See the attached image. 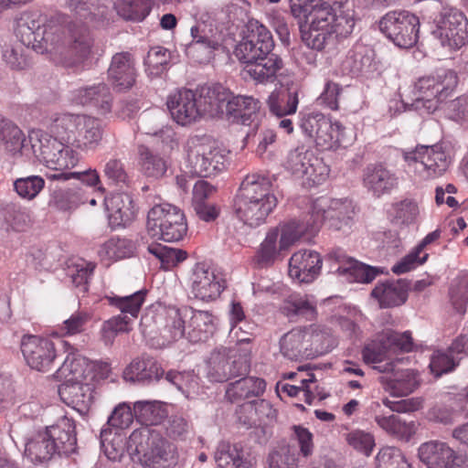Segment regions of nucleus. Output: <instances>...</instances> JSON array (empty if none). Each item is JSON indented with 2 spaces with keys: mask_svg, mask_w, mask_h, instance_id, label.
<instances>
[{
  "mask_svg": "<svg viewBox=\"0 0 468 468\" xmlns=\"http://www.w3.org/2000/svg\"><path fill=\"white\" fill-rule=\"evenodd\" d=\"M39 11H25L15 21V34L27 48L59 57L68 66L89 58L93 38L86 25L72 22L67 27L50 21Z\"/></svg>",
  "mask_w": 468,
  "mask_h": 468,
  "instance_id": "obj_1",
  "label": "nucleus"
},
{
  "mask_svg": "<svg viewBox=\"0 0 468 468\" xmlns=\"http://www.w3.org/2000/svg\"><path fill=\"white\" fill-rule=\"evenodd\" d=\"M355 206L347 198L319 197L311 205V210L300 223H292L285 228L282 246L286 248L297 237L318 232L323 224L329 229L346 232L354 224Z\"/></svg>",
  "mask_w": 468,
  "mask_h": 468,
  "instance_id": "obj_2",
  "label": "nucleus"
},
{
  "mask_svg": "<svg viewBox=\"0 0 468 468\" xmlns=\"http://www.w3.org/2000/svg\"><path fill=\"white\" fill-rule=\"evenodd\" d=\"M278 203L271 178L250 174L242 180L234 199V213L244 224L257 228L266 221Z\"/></svg>",
  "mask_w": 468,
  "mask_h": 468,
  "instance_id": "obj_3",
  "label": "nucleus"
},
{
  "mask_svg": "<svg viewBox=\"0 0 468 468\" xmlns=\"http://www.w3.org/2000/svg\"><path fill=\"white\" fill-rule=\"evenodd\" d=\"M135 445L138 460L154 468H166L176 463L177 449L175 444L163 438L157 431L133 432L129 438L128 450Z\"/></svg>",
  "mask_w": 468,
  "mask_h": 468,
  "instance_id": "obj_4",
  "label": "nucleus"
},
{
  "mask_svg": "<svg viewBox=\"0 0 468 468\" xmlns=\"http://www.w3.org/2000/svg\"><path fill=\"white\" fill-rule=\"evenodd\" d=\"M458 84V77L452 69H438L434 74L420 78L414 84V106L428 113L435 112L439 102L448 97Z\"/></svg>",
  "mask_w": 468,
  "mask_h": 468,
  "instance_id": "obj_5",
  "label": "nucleus"
},
{
  "mask_svg": "<svg viewBox=\"0 0 468 468\" xmlns=\"http://www.w3.org/2000/svg\"><path fill=\"white\" fill-rule=\"evenodd\" d=\"M188 173L210 176L224 167V154L218 143L209 135L190 137L186 145Z\"/></svg>",
  "mask_w": 468,
  "mask_h": 468,
  "instance_id": "obj_6",
  "label": "nucleus"
},
{
  "mask_svg": "<svg viewBox=\"0 0 468 468\" xmlns=\"http://www.w3.org/2000/svg\"><path fill=\"white\" fill-rule=\"evenodd\" d=\"M27 139L34 155L50 169L62 171L74 167L78 163V156L69 144L56 135L31 130Z\"/></svg>",
  "mask_w": 468,
  "mask_h": 468,
  "instance_id": "obj_7",
  "label": "nucleus"
},
{
  "mask_svg": "<svg viewBox=\"0 0 468 468\" xmlns=\"http://www.w3.org/2000/svg\"><path fill=\"white\" fill-rule=\"evenodd\" d=\"M146 229L152 238L176 242L186 235L187 223L179 207L162 203L154 205L148 211Z\"/></svg>",
  "mask_w": 468,
  "mask_h": 468,
  "instance_id": "obj_8",
  "label": "nucleus"
},
{
  "mask_svg": "<svg viewBox=\"0 0 468 468\" xmlns=\"http://www.w3.org/2000/svg\"><path fill=\"white\" fill-rule=\"evenodd\" d=\"M144 298L145 292L143 291L126 296L112 295L106 297L109 304L118 309L121 314L102 324L101 339L105 346H112L118 334L127 333L131 330L130 324L133 320L137 318Z\"/></svg>",
  "mask_w": 468,
  "mask_h": 468,
  "instance_id": "obj_9",
  "label": "nucleus"
},
{
  "mask_svg": "<svg viewBox=\"0 0 468 468\" xmlns=\"http://www.w3.org/2000/svg\"><path fill=\"white\" fill-rule=\"evenodd\" d=\"M378 28L400 48L413 47L419 38V17L406 10L389 11L378 21Z\"/></svg>",
  "mask_w": 468,
  "mask_h": 468,
  "instance_id": "obj_10",
  "label": "nucleus"
},
{
  "mask_svg": "<svg viewBox=\"0 0 468 468\" xmlns=\"http://www.w3.org/2000/svg\"><path fill=\"white\" fill-rule=\"evenodd\" d=\"M273 48L274 41L271 31L259 21L250 20L233 53L240 63L248 66L268 55Z\"/></svg>",
  "mask_w": 468,
  "mask_h": 468,
  "instance_id": "obj_11",
  "label": "nucleus"
},
{
  "mask_svg": "<svg viewBox=\"0 0 468 468\" xmlns=\"http://www.w3.org/2000/svg\"><path fill=\"white\" fill-rule=\"evenodd\" d=\"M408 166L423 179L441 176L448 169L450 159L440 144L418 145L403 152Z\"/></svg>",
  "mask_w": 468,
  "mask_h": 468,
  "instance_id": "obj_12",
  "label": "nucleus"
},
{
  "mask_svg": "<svg viewBox=\"0 0 468 468\" xmlns=\"http://www.w3.org/2000/svg\"><path fill=\"white\" fill-rule=\"evenodd\" d=\"M434 37L443 47L458 49L468 43V18L455 7H443L435 19Z\"/></svg>",
  "mask_w": 468,
  "mask_h": 468,
  "instance_id": "obj_13",
  "label": "nucleus"
},
{
  "mask_svg": "<svg viewBox=\"0 0 468 468\" xmlns=\"http://www.w3.org/2000/svg\"><path fill=\"white\" fill-rule=\"evenodd\" d=\"M413 346L414 343L410 332H398L392 329H386L378 334L374 340L364 346L362 356L366 362L377 363L398 351L410 352L413 349Z\"/></svg>",
  "mask_w": 468,
  "mask_h": 468,
  "instance_id": "obj_14",
  "label": "nucleus"
},
{
  "mask_svg": "<svg viewBox=\"0 0 468 468\" xmlns=\"http://www.w3.org/2000/svg\"><path fill=\"white\" fill-rule=\"evenodd\" d=\"M346 1H335L332 5L324 2L314 7L316 11V25L322 24L335 39L348 37L355 27L354 12L346 6Z\"/></svg>",
  "mask_w": 468,
  "mask_h": 468,
  "instance_id": "obj_15",
  "label": "nucleus"
},
{
  "mask_svg": "<svg viewBox=\"0 0 468 468\" xmlns=\"http://www.w3.org/2000/svg\"><path fill=\"white\" fill-rule=\"evenodd\" d=\"M285 166L292 174L306 176L317 185L325 181L329 175V168L323 160L304 146L297 147L288 154Z\"/></svg>",
  "mask_w": 468,
  "mask_h": 468,
  "instance_id": "obj_16",
  "label": "nucleus"
},
{
  "mask_svg": "<svg viewBox=\"0 0 468 468\" xmlns=\"http://www.w3.org/2000/svg\"><path fill=\"white\" fill-rule=\"evenodd\" d=\"M418 456L427 468H468V458L441 441L420 444Z\"/></svg>",
  "mask_w": 468,
  "mask_h": 468,
  "instance_id": "obj_17",
  "label": "nucleus"
},
{
  "mask_svg": "<svg viewBox=\"0 0 468 468\" xmlns=\"http://www.w3.org/2000/svg\"><path fill=\"white\" fill-rule=\"evenodd\" d=\"M20 346L23 356L31 368L43 372L51 369L57 352L50 339L27 335L22 337Z\"/></svg>",
  "mask_w": 468,
  "mask_h": 468,
  "instance_id": "obj_18",
  "label": "nucleus"
},
{
  "mask_svg": "<svg viewBox=\"0 0 468 468\" xmlns=\"http://www.w3.org/2000/svg\"><path fill=\"white\" fill-rule=\"evenodd\" d=\"M230 347H216L207 360V377L215 382H224L231 378L248 373L249 364L246 358L231 359Z\"/></svg>",
  "mask_w": 468,
  "mask_h": 468,
  "instance_id": "obj_19",
  "label": "nucleus"
},
{
  "mask_svg": "<svg viewBox=\"0 0 468 468\" xmlns=\"http://www.w3.org/2000/svg\"><path fill=\"white\" fill-rule=\"evenodd\" d=\"M225 288L224 281L205 263H197L189 277L188 290L194 298L209 302L216 300Z\"/></svg>",
  "mask_w": 468,
  "mask_h": 468,
  "instance_id": "obj_20",
  "label": "nucleus"
},
{
  "mask_svg": "<svg viewBox=\"0 0 468 468\" xmlns=\"http://www.w3.org/2000/svg\"><path fill=\"white\" fill-rule=\"evenodd\" d=\"M328 260L331 261L330 271L349 282L369 283L380 273L378 268L359 262L340 250L331 252Z\"/></svg>",
  "mask_w": 468,
  "mask_h": 468,
  "instance_id": "obj_21",
  "label": "nucleus"
},
{
  "mask_svg": "<svg viewBox=\"0 0 468 468\" xmlns=\"http://www.w3.org/2000/svg\"><path fill=\"white\" fill-rule=\"evenodd\" d=\"M172 118L180 125H187L202 117L197 95L191 90L182 89L171 94L166 101Z\"/></svg>",
  "mask_w": 468,
  "mask_h": 468,
  "instance_id": "obj_22",
  "label": "nucleus"
},
{
  "mask_svg": "<svg viewBox=\"0 0 468 468\" xmlns=\"http://www.w3.org/2000/svg\"><path fill=\"white\" fill-rule=\"evenodd\" d=\"M190 34L192 41L186 46V53L200 62L209 58L212 53L222 46L217 30L205 23L193 26Z\"/></svg>",
  "mask_w": 468,
  "mask_h": 468,
  "instance_id": "obj_23",
  "label": "nucleus"
},
{
  "mask_svg": "<svg viewBox=\"0 0 468 468\" xmlns=\"http://www.w3.org/2000/svg\"><path fill=\"white\" fill-rule=\"evenodd\" d=\"M292 223H296L297 225L300 224L297 219H292L281 226L279 247H277V240L280 234L279 229L275 228L268 231L253 258V263L257 268L263 269L271 266L280 254L287 251L297 240L300 239L301 237H297L286 248H283L282 246L285 228Z\"/></svg>",
  "mask_w": 468,
  "mask_h": 468,
  "instance_id": "obj_24",
  "label": "nucleus"
},
{
  "mask_svg": "<svg viewBox=\"0 0 468 468\" xmlns=\"http://www.w3.org/2000/svg\"><path fill=\"white\" fill-rule=\"evenodd\" d=\"M108 78L118 91L132 89L135 85L137 78L133 56L126 51L114 54L108 69Z\"/></svg>",
  "mask_w": 468,
  "mask_h": 468,
  "instance_id": "obj_25",
  "label": "nucleus"
},
{
  "mask_svg": "<svg viewBox=\"0 0 468 468\" xmlns=\"http://www.w3.org/2000/svg\"><path fill=\"white\" fill-rule=\"evenodd\" d=\"M95 381H76L62 383L58 388L61 399L76 410L80 415H86L94 400Z\"/></svg>",
  "mask_w": 468,
  "mask_h": 468,
  "instance_id": "obj_26",
  "label": "nucleus"
},
{
  "mask_svg": "<svg viewBox=\"0 0 468 468\" xmlns=\"http://www.w3.org/2000/svg\"><path fill=\"white\" fill-rule=\"evenodd\" d=\"M323 260L314 250H303L292 254L289 261V275L299 282H312L319 275Z\"/></svg>",
  "mask_w": 468,
  "mask_h": 468,
  "instance_id": "obj_27",
  "label": "nucleus"
},
{
  "mask_svg": "<svg viewBox=\"0 0 468 468\" xmlns=\"http://www.w3.org/2000/svg\"><path fill=\"white\" fill-rule=\"evenodd\" d=\"M214 458L219 468H253L254 465L250 449L241 442H219Z\"/></svg>",
  "mask_w": 468,
  "mask_h": 468,
  "instance_id": "obj_28",
  "label": "nucleus"
},
{
  "mask_svg": "<svg viewBox=\"0 0 468 468\" xmlns=\"http://www.w3.org/2000/svg\"><path fill=\"white\" fill-rule=\"evenodd\" d=\"M95 366L78 353H69L56 371L55 377L63 383L95 381Z\"/></svg>",
  "mask_w": 468,
  "mask_h": 468,
  "instance_id": "obj_29",
  "label": "nucleus"
},
{
  "mask_svg": "<svg viewBox=\"0 0 468 468\" xmlns=\"http://www.w3.org/2000/svg\"><path fill=\"white\" fill-rule=\"evenodd\" d=\"M410 287V282L406 279L386 280L377 283L371 296L381 308H392L406 303Z\"/></svg>",
  "mask_w": 468,
  "mask_h": 468,
  "instance_id": "obj_30",
  "label": "nucleus"
},
{
  "mask_svg": "<svg viewBox=\"0 0 468 468\" xmlns=\"http://www.w3.org/2000/svg\"><path fill=\"white\" fill-rule=\"evenodd\" d=\"M46 428L55 445L58 456H69L77 452L76 426L72 419L63 417Z\"/></svg>",
  "mask_w": 468,
  "mask_h": 468,
  "instance_id": "obj_31",
  "label": "nucleus"
},
{
  "mask_svg": "<svg viewBox=\"0 0 468 468\" xmlns=\"http://www.w3.org/2000/svg\"><path fill=\"white\" fill-rule=\"evenodd\" d=\"M363 181L367 191L377 197L389 194L399 185L396 174L382 165H368L364 171Z\"/></svg>",
  "mask_w": 468,
  "mask_h": 468,
  "instance_id": "obj_32",
  "label": "nucleus"
},
{
  "mask_svg": "<svg viewBox=\"0 0 468 468\" xmlns=\"http://www.w3.org/2000/svg\"><path fill=\"white\" fill-rule=\"evenodd\" d=\"M197 95L202 116L224 115L230 92L221 84L202 86Z\"/></svg>",
  "mask_w": 468,
  "mask_h": 468,
  "instance_id": "obj_33",
  "label": "nucleus"
},
{
  "mask_svg": "<svg viewBox=\"0 0 468 468\" xmlns=\"http://www.w3.org/2000/svg\"><path fill=\"white\" fill-rule=\"evenodd\" d=\"M187 316L186 339L193 343L207 341L215 332V316L208 311L195 310L186 306Z\"/></svg>",
  "mask_w": 468,
  "mask_h": 468,
  "instance_id": "obj_34",
  "label": "nucleus"
},
{
  "mask_svg": "<svg viewBox=\"0 0 468 468\" xmlns=\"http://www.w3.org/2000/svg\"><path fill=\"white\" fill-rule=\"evenodd\" d=\"M260 101L251 96H232L227 101L224 115L233 122L250 124L258 116Z\"/></svg>",
  "mask_w": 468,
  "mask_h": 468,
  "instance_id": "obj_35",
  "label": "nucleus"
},
{
  "mask_svg": "<svg viewBox=\"0 0 468 468\" xmlns=\"http://www.w3.org/2000/svg\"><path fill=\"white\" fill-rule=\"evenodd\" d=\"M109 222L112 228L125 227L136 217L137 208L133 197L127 193H120L106 202Z\"/></svg>",
  "mask_w": 468,
  "mask_h": 468,
  "instance_id": "obj_36",
  "label": "nucleus"
},
{
  "mask_svg": "<svg viewBox=\"0 0 468 468\" xmlns=\"http://www.w3.org/2000/svg\"><path fill=\"white\" fill-rule=\"evenodd\" d=\"M164 375L158 363L150 356H142L133 360L123 371V378L129 382L148 384L157 381Z\"/></svg>",
  "mask_w": 468,
  "mask_h": 468,
  "instance_id": "obj_37",
  "label": "nucleus"
},
{
  "mask_svg": "<svg viewBox=\"0 0 468 468\" xmlns=\"http://www.w3.org/2000/svg\"><path fill=\"white\" fill-rule=\"evenodd\" d=\"M374 50L366 46H356L350 50L342 61L341 69L352 77L365 75L375 70Z\"/></svg>",
  "mask_w": 468,
  "mask_h": 468,
  "instance_id": "obj_38",
  "label": "nucleus"
},
{
  "mask_svg": "<svg viewBox=\"0 0 468 468\" xmlns=\"http://www.w3.org/2000/svg\"><path fill=\"white\" fill-rule=\"evenodd\" d=\"M284 66L282 58L273 53L269 52L268 55L262 56L256 62H251L245 67L246 73L259 83L273 82L278 76V73Z\"/></svg>",
  "mask_w": 468,
  "mask_h": 468,
  "instance_id": "obj_39",
  "label": "nucleus"
},
{
  "mask_svg": "<svg viewBox=\"0 0 468 468\" xmlns=\"http://www.w3.org/2000/svg\"><path fill=\"white\" fill-rule=\"evenodd\" d=\"M25 456L33 463H46L58 455L47 428L32 435L26 443Z\"/></svg>",
  "mask_w": 468,
  "mask_h": 468,
  "instance_id": "obj_40",
  "label": "nucleus"
},
{
  "mask_svg": "<svg viewBox=\"0 0 468 468\" xmlns=\"http://www.w3.org/2000/svg\"><path fill=\"white\" fill-rule=\"evenodd\" d=\"M74 99L80 104L97 108L101 113L109 112L112 108V96L104 83L78 89Z\"/></svg>",
  "mask_w": 468,
  "mask_h": 468,
  "instance_id": "obj_41",
  "label": "nucleus"
},
{
  "mask_svg": "<svg viewBox=\"0 0 468 468\" xmlns=\"http://www.w3.org/2000/svg\"><path fill=\"white\" fill-rule=\"evenodd\" d=\"M86 115L57 113L51 117L49 125L50 131L54 135L63 140L66 144L74 146L77 134L82 125Z\"/></svg>",
  "mask_w": 468,
  "mask_h": 468,
  "instance_id": "obj_42",
  "label": "nucleus"
},
{
  "mask_svg": "<svg viewBox=\"0 0 468 468\" xmlns=\"http://www.w3.org/2000/svg\"><path fill=\"white\" fill-rule=\"evenodd\" d=\"M297 87H286L273 90L267 100L270 112L277 117L293 114L299 103Z\"/></svg>",
  "mask_w": 468,
  "mask_h": 468,
  "instance_id": "obj_43",
  "label": "nucleus"
},
{
  "mask_svg": "<svg viewBox=\"0 0 468 468\" xmlns=\"http://www.w3.org/2000/svg\"><path fill=\"white\" fill-rule=\"evenodd\" d=\"M266 388V382L262 378L255 377L242 378L229 383L226 397L232 403H238L243 399L261 396Z\"/></svg>",
  "mask_w": 468,
  "mask_h": 468,
  "instance_id": "obj_44",
  "label": "nucleus"
},
{
  "mask_svg": "<svg viewBox=\"0 0 468 468\" xmlns=\"http://www.w3.org/2000/svg\"><path fill=\"white\" fill-rule=\"evenodd\" d=\"M306 20L309 24V28L308 30L302 28L301 33L302 39L308 48L322 51L335 45L334 37L331 36L327 28L322 27L321 23L316 25V11L314 8L309 13V17Z\"/></svg>",
  "mask_w": 468,
  "mask_h": 468,
  "instance_id": "obj_45",
  "label": "nucleus"
},
{
  "mask_svg": "<svg viewBox=\"0 0 468 468\" xmlns=\"http://www.w3.org/2000/svg\"><path fill=\"white\" fill-rule=\"evenodd\" d=\"M281 312L292 321H313L317 314L315 303L307 295L300 294H292L284 299Z\"/></svg>",
  "mask_w": 468,
  "mask_h": 468,
  "instance_id": "obj_46",
  "label": "nucleus"
},
{
  "mask_svg": "<svg viewBox=\"0 0 468 468\" xmlns=\"http://www.w3.org/2000/svg\"><path fill=\"white\" fill-rule=\"evenodd\" d=\"M308 334L300 329L294 328L284 334L280 339V350L283 356L291 360H299L308 356L307 343Z\"/></svg>",
  "mask_w": 468,
  "mask_h": 468,
  "instance_id": "obj_47",
  "label": "nucleus"
},
{
  "mask_svg": "<svg viewBox=\"0 0 468 468\" xmlns=\"http://www.w3.org/2000/svg\"><path fill=\"white\" fill-rule=\"evenodd\" d=\"M14 404H18V412L22 419L33 421L42 411V405L37 399V391L31 385L18 384L15 389Z\"/></svg>",
  "mask_w": 468,
  "mask_h": 468,
  "instance_id": "obj_48",
  "label": "nucleus"
},
{
  "mask_svg": "<svg viewBox=\"0 0 468 468\" xmlns=\"http://www.w3.org/2000/svg\"><path fill=\"white\" fill-rule=\"evenodd\" d=\"M152 0H117L113 7L123 20L133 23L143 22L151 13Z\"/></svg>",
  "mask_w": 468,
  "mask_h": 468,
  "instance_id": "obj_49",
  "label": "nucleus"
},
{
  "mask_svg": "<svg viewBox=\"0 0 468 468\" xmlns=\"http://www.w3.org/2000/svg\"><path fill=\"white\" fill-rule=\"evenodd\" d=\"M102 133L101 122L86 115L77 134L74 146L81 150H93L101 142Z\"/></svg>",
  "mask_w": 468,
  "mask_h": 468,
  "instance_id": "obj_50",
  "label": "nucleus"
},
{
  "mask_svg": "<svg viewBox=\"0 0 468 468\" xmlns=\"http://www.w3.org/2000/svg\"><path fill=\"white\" fill-rule=\"evenodd\" d=\"M26 141L22 130L17 125L0 116V145L15 154L27 146Z\"/></svg>",
  "mask_w": 468,
  "mask_h": 468,
  "instance_id": "obj_51",
  "label": "nucleus"
},
{
  "mask_svg": "<svg viewBox=\"0 0 468 468\" xmlns=\"http://www.w3.org/2000/svg\"><path fill=\"white\" fill-rule=\"evenodd\" d=\"M101 446L104 454L112 461H121L126 449L125 436L110 428H102L100 435Z\"/></svg>",
  "mask_w": 468,
  "mask_h": 468,
  "instance_id": "obj_52",
  "label": "nucleus"
},
{
  "mask_svg": "<svg viewBox=\"0 0 468 468\" xmlns=\"http://www.w3.org/2000/svg\"><path fill=\"white\" fill-rule=\"evenodd\" d=\"M374 420L382 430L398 439L409 441L415 433L412 422H406L396 415L376 414Z\"/></svg>",
  "mask_w": 468,
  "mask_h": 468,
  "instance_id": "obj_53",
  "label": "nucleus"
},
{
  "mask_svg": "<svg viewBox=\"0 0 468 468\" xmlns=\"http://www.w3.org/2000/svg\"><path fill=\"white\" fill-rule=\"evenodd\" d=\"M185 311L186 306L182 308L169 306L165 311L164 330L172 340H178L182 337L186 338L187 316L184 314Z\"/></svg>",
  "mask_w": 468,
  "mask_h": 468,
  "instance_id": "obj_54",
  "label": "nucleus"
},
{
  "mask_svg": "<svg viewBox=\"0 0 468 468\" xmlns=\"http://www.w3.org/2000/svg\"><path fill=\"white\" fill-rule=\"evenodd\" d=\"M138 153L142 171L146 176L159 178L165 175L166 162L160 154L144 145L139 146Z\"/></svg>",
  "mask_w": 468,
  "mask_h": 468,
  "instance_id": "obj_55",
  "label": "nucleus"
},
{
  "mask_svg": "<svg viewBox=\"0 0 468 468\" xmlns=\"http://www.w3.org/2000/svg\"><path fill=\"white\" fill-rule=\"evenodd\" d=\"M419 386L417 374L412 369H404L393 374L388 381L390 393L395 397H404L412 393Z\"/></svg>",
  "mask_w": 468,
  "mask_h": 468,
  "instance_id": "obj_56",
  "label": "nucleus"
},
{
  "mask_svg": "<svg viewBox=\"0 0 468 468\" xmlns=\"http://www.w3.org/2000/svg\"><path fill=\"white\" fill-rule=\"evenodd\" d=\"M136 250L135 243L127 238L114 237L107 240L99 253L101 257L112 260H122L131 257Z\"/></svg>",
  "mask_w": 468,
  "mask_h": 468,
  "instance_id": "obj_57",
  "label": "nucleus"
},
{
  "mask_svg": "<svg viewBox=\"0 0 468 468\" xmlns=\"http://www.w3.org/2000/svg\"><path fill=\"white\" fill-rule=\"evenodd\" d=\"M34 428V421L20 417L13 422H5L2 432L7 434L16 447L21 444L26 449V443L32 437Z\"/></svg>",
  "mask_w": 468,
  "mask_h": 468,
  "instance_id": "obj_58",
  "label": "nucleus"
},
{
  "mask_svg": "<svg viewBox=\"0 0 468 468\" xmlns=\"http://www.w3.org/2000/svg\"><path fill=\"white\" fill-rule=\"evenodd\" d=\"M148 251L160 260L162 267L166 270L176 266L187 257L186 251L181 249L163 246L161 244L149 245Z\"/></svg>",
  "mask_w": 468,
  "mask_h": 468,
  "instance_id": "obj_59",
  "label": "nucleus"
},
{
  "mask_svg": "<svg viewBox=\"0 0 468 468\" xmlns=\"http://www.w3.org/2000/svg\"><path fill=\"white\" fill-rule=\"evenodd\" d=\"M5 222L15 231H23L29 227L30 215L26 207L17 204H7L4 208Z\"/></svg>",
  "mask_w": 468,
  "mask_h": 468,
  "instance_id": "obj_60",
  "label": "nucleus"
},
{
  "mask_svg": "<svg viewBox=\"0 0 468 468\" xmlns=\"http://www.w3.org/2000/svg\"><path fill=\"white\" fill-rule=\"evenodd\" d=\"M377 468H412L403 452L396 447L382 448L377 457Z\"/></svg>",
  "mask_w": 468,
  "mask_h": 468,
  "instance_id": "obj_61",
  "label": "nucleus"
},
{
  "mask_svg": "<svg viewBox=\"0 0 468 468\" xmlns=\"http://www.w3.org/2000/svg\"><path fill=\"white\" fill-rule=\"evenodd\" d=\"M339 128L340 125L338 123L333 124L332 122L326 118L322 121V126L317 135H312L309 139L322 150L332 149L338 140Z\"/></svg>",
  "mask_w": 468,
  "mask_h": 468,
  "instance_id": "obj_62",
  "label": "nucleus"
},
{
  "mask_svg": "<svg viewBox=\"0 0 468 468\" xmlns=\"http://www.w3.org/2000/svg\"><path fill=\"white\" fill-rule=\"evenodd\" d=\"M419 216V207L417 202L406 198L393 205L392 220L398 225L409 226L413 224Z\"/></svg>",
  "mask_w": 468,
  "mask_h": 468,
  "instance_id": "obj_63",
  "label": "nucleus"
},
{
  "mask_svg": "<svg viewBox=\"0 0 468 468\" xmlns=\"http://www.w3.org/2000/svg\"><path fill=\"white\" fill-rule=\"evenodd\" d=\"M45 186V180L39 176H28L14 181L16 194L25 199H34Z\"/></svg>",
  "mask_w": 468,
  "mask_h": 468,
  "instance_id": "obj_64",
  "label": "nucleus"
}]
</instances>
